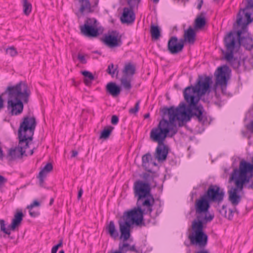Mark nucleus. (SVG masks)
<instances>
[{"mask_svg": "<svg viewBox=\"0 0 253 253\" xmlns=\"http://www.w3.org/2000/svg\"><path fill=\"white\" fill-rule=\"evenodd\" d=\"M21 3L23 6L24 14L26 16L29 15L32 8L31 3L28 2V0H21Z\"/></svg>", "mask_w": 253, "mask_h": 253, "instance_id": "7c9ffc66", "label": "nucleus"}, {"mask_svg": "<svg viewBox=\"0 0 253 253\" xmlns=\"http://www.w3.org/2000/svg\"><path fill=\"white\" fill-rule=\"evenodd\" d=\"M106 231L107 233L108 234L111 238L114 239H116L119 236V232L116 229L115 222L113 220L110 221L109 224L106 226Z\"/></svg>", "mask_w": 253, "mask_h": 253, "instance_id": "5701e85b", "label": "nucleus"}, {"mask_svg": "<svg viewBox=\"0 0 253 253\" xmlns=\"http://www.w3.org/2000/svg\"><path fill=\"white\" fill-rule=\"evenodd\" d=\"M93 80H89V79H84V83L86 85H89L91 84V82Z\"/></svg>", "mask_w": 253, "mask_h": 253, "instance_id": "5fc2aeb1", "label": "nucleus"}, {"mask_svg": "<svg viewBox=\"0 0 253 253\" xmlns=\"http://www.w3.org/2000/svg\"><path fill=\"white\" fill-rule=\"evenodd\" d=\"M3 100L1 95H0V109L3 107Z\"/></svg>", "mask_w": 253, "mask_h": 253, "instance_id": "052dcab7", "label": "nucleus"}, {"mask_svg": "<svg viewBox=\"0 0 253 253\" xmlns=\"http://www.w3.org/2000/svg\"><path fill=\"white\" fill-rule=\"evenodd\" d=\"M203 0H202L197 5V8L200 10L201 8V7H202V4H203Z\"/></svg>", "mask_w": 253, "mask_h": 253, "instance_id": "e2e57ef3", "label": "nucleus"}, {"mask_svg": "<svg viewBox=\"0 0 253 253\" xmlns=\"http://www.w3.org/2000/svg\"><path fill=\"white\" fill-rule=\"evenodd\" d=\"M247 128L251 131V132L253 133V121H252L250 124L247 125Z\"/></svg>", "mask_w": 253, "mask_h": 253, "instance_id": "3c124183", "label": "nucleus"}, {"mask_svg": "<svg viewBox=\"0 0 253 253\" xmlns=\"http://www.w3.org/2000/svg\"><path fill=\"white\" fill-rule=\"evenodd\" d=\"M82 74L84 76V79H88L89 80H93L94 78L92 74L87 71H84L82 72Z\"/></svg>", "mask_w": 253, "mask_h": 253, "instance_id": "a19ab883", "label": "nucleus"}, {"mask_svg": "<svg viewBox=\"0 0 253 253\" xmlns=\"http://www.w3.org/2000/svg\"><path fill=\"white\" fill-rule=\"evenodd\" d=\"M135 66L131 63L126 64L123 70V76H132L135 73Z\"/></svg>", "mask_w": 253, "mask_h": 253, "instance_id": "c85d7f7f", "label": "nucleus"}, {"mask_svg": "<svg viewBox=\"0 0 253 253\" xmlns=\"http://www.w3.org/2000/svg\"><path fill=\"white\" fill-rule=\"evenodd\" d=\"M31 91L26 82L17 84V115L22 113L24 104L28 103Z\"/></svg>", "mask_w": 253, "mask_h": 253, "instance_id": "6e6552de", "label": "nucleus"}, {"mask_svg": "<svg viewBox=\"0 0 253 253\" xmlns=\"http://www.w3.org/2000/svg\"><path fill=\"white\" fill-rule=\"evenodd\" d=\"M119 250L126 253L128 251L134 252L135 253H141V251L137 250L134 245L131 246L128 243H124L122 244H120L119 246Z\"/></svg>", "mask_w": 253, "mask_h": 253, "instance_id": "a878e982", "label": "nucleus"}, {"mask_svg": "<svg viewBox=\"0 0 253 253\" xmlns=\"http://www.w3.org/2000/svg\"><path fill=\"white\" fill-rule=\"evenodd\" d=\"M6 182V179L3 176L0 175V188Z\"/></svg>", "mask_w": 253, "mask_h": 253, "instance_id": "603ef678", "label": "nucleus"}, {"mask_svg": "<svg viewBox=\"0 0 253 253\" xmlns=\"http://www.w3.org/2000/svg\"><path fill=\"white\" fill-rule=\"evenodd\" d=\"M48 173L42 169L39 173V175L37 176V178L39 179V185L41 186H43V184L44 183V179L45 178V177L47 175V174Z\"/></svg>", "mask_w": 253, "mask_h": 253, "instance_id": "e433bc0d", "label": "nucleus"}, {"mask_svg": "<svg viewBox=\"0 0 253 253\" xmlns=\"http://www.w3.org/2000/svg\"><path fill=\"white\" fill-rule=\"evenodd\" d=\"M247 174L248 176H251V177L250 182L246 184V187H247L248 189H252L253 190V172H248Z\"/></svg>", "mask_w": 253, "mask_h": 253, "instance_id": "ea45409f", "label": "nucleus"}, {"mask_svg": "<svg viewBox=\"0 0 253 253\" xmlns=\"http://www.w3.org/2000/svg\"><path fill=\"white\" fill-rule=\"evenodd\" d=\"M0 229L1 231L7 235H10L12 232L14 231L16 229V213L14 214V218L10 225L6 224L3 219H0Z\"/></svg>", "mask_w": 253, "mask_h": 253, "instance_id": "412c9836", "label": "nucleus"}, {"mask_svg": "<svg viewBox=\"0 0 253 253\" xmlns=\"http://www.w3.org/2000/svg\"><path fill=\"white\" fill-rule=\"evenodd\" d=\"M133 9L129 6L123 8V12L120 18L122 23L130 24L134 21L135 16Z\"/></svg>", "mask_w": 253, "mask_h": 253, "instance_id": "aec40b11", "label": "nucleus"}, {"mask_svg": "<svg viewBox=\"0 0 253 253\" xmlns=\"http://www.w3.org/2000/svg\"><path fill=\"white\" fill-rule=\"evenodd\" d=\"M161 111L164 115L168 114L169 116V121L164 119L161 120L158 126L151 129L150 133L157 137H161V138L165 140L168 135L172 137L177 132V126L174 124L175 120L178 121L180 126L183 125L185 120L181 119V114L178 109L173 106L170 108L164 107Z\"/></svg>", "mask_w": 253, "mask_h": 253, "instance_id": "39448f33", "label": "nucleus"}, {"mask_svg": "<svg viewBox=\"0 0 253 253\" xmlns=\"http://www.w3.org/2000/svg\"><path fill=\"white\" fill-rule=\"evenodd\" d=\"M236 38V48L239 47L240 45L244 46L246 49L251 50L253 47V41L252 37L248 32V28H241L237 32Z\"/></svg>", "mask_w": 253, "mask_h": 253, "instance_id": "f8f14e48", "label": "nucleus"}, {"mask_svg": "<svg viewBox=\"0 0 253 253\" xmlns=\"http://www.w3.org/2000/svg\"><path fill=\"white\" fill-rule=\"evenodd\" d=\"M137 207L125 211L123 216L118 220L120 238L124 242L127 241L130 237V228L132 224L139 226L145 225L143 222L144 214H150L153 211V207H146L136 203Z\"/></svg>", "mask_w": 253, "mask_h": 253, "instance_id": "7ed1b4c3", "label": "nucleus"}, {"mask_svg": "<svg viewBox=\"0 0 253 253\" xmlns=\"http://www.w3.org/2000/svg\"><path fill=\"white\" fill-rule=\"evenodd\" d=\"M2 151L1 149V148L0 147V158L2 157Z\"/></svg>", "mask_w": 253, "mask_h": 253, "instance_id": "338daca9", "label": "nucleus"}, {"mask_svg": "<svg viewBox=\"0 0 253 253\" xmlns=\"http://www.w3.org/2000/svg\"><path fill=\"white\" fill-rule=\"evenodd\" d=\"M71 153H72L71 158L75 157L78 154V152L77 151H76V150H72L71 151Z\"/></svg>", "mask_w": 253, "mask_h": 253, "instance_id": "13d9d810", "label": "nucleus"}, {"mask_svg": "<svg viewBox=\"0 0 253 253\" xmlns=\"http://www.w3.org/2000/svg\"><path fill=\"white\" fill-rule=\"evenodd\" d=\"M168 50L171 54H177L182 51V44L178 43L177 37H171L168 41Z\"/></svg>", "mask_w": 253, "mask_h": 253, "instance_id": "6ab92c4d", "label": "nucleus"}, {"mask_svg": "<svg viewBox=\"0 0 253 253\" xmlns=\"http://www.w3.org/2000/svg\"><path fill=\"white\" fill-rule=\"evenodd\" d=\"M187 42V40H184V39H181L179 40V42H178V43L182 44L183 48L184 47V42Z\"/></svg>", "mask_w": 253, "mask_h": 253, "instance_id": "bf43d9fd", "label": "nucleus"}, {"mask_svg": "<svg viewBox=\"0 0 253 253\" xmlns=\"http://www.w3.org/2000/svg\"><path fill=\"white\" fill-rule=\"evenodd\" d=\"M252 164L242 161L240 163L239 169H235L233 170L229 180H234L235 187H233L228 191V199L233 206L236 207L241 201V196L237 194L238 192L243 190L246 184L249 183L251 180V176H248V172H253V157Z\"/></svg>", "mask_w": 253, "mask_h": 253, "instance_id": "20e7f679", "label": "nucleus"}, {"mask_svg": "<svg viewBox=\"0 0 253 253\" xmlns=\"http://www.w3.org/2000/svg\"><path fill=\"white\" fill-rule=\"evenodd\" d=\"M140 103V100H138L135 104L134 107L129 110V113L130 114H136L139 110Z\"/></svg>", "mask_w": 253, "mask_h": 253, "instance_id": "4c0bfd02", "label": "nucleus"}, {"mask_svg": "<svg viewBox=\"0 0 253 253\" xmlns=\"http://www.w3.org/2000/svg\"><path fill=\"white\" fill-rule=\"evenodd\" d=\"M118 66H116V68H114V65L113 63H111L109 64L108 66V68L106 70V72L108 74L110 75L112 77H114V75L116 73V76L118 74L119 71L117 70Z\"/></svg>", "mask_w": 253, "mask_h": 253, "instance_id": "f704fd0d", "label": "nucleus"}, {"mask_svg": "<svg viewBox=\"0 0 253 253\" xmlns=\"http://www.w3.org/2000/svg\"><path fill=\"white\" fill-rule=\"evenodd\" d=\"M215 85H220L223 94H226L228 81L230 79V70L229 67L225 65L218 67L216 71Z\"/></svg>", "mask_w": 253, "mask_h": 253, "instance_id": "9d476101", "label": "nucleus"}, {"mask_svg": "<svg viewBox=\"0 0 253 253\" xmlns=\"http://www.w3.org/2000/svg\"><path fill=\"white\" fill-rule=\"evenodd\" d=\"M144 117L145 119H147L148 118L150 117V114L149 113H147V114H145L144 116Z\"/></svg>", "mask_w": 253, "mask_h": 253, "instance_id": "69168bd1", "label": "nucleus"}, {"mask_svg": "<svg viewBox=\"0 0 253 253\" xmlns=\"http://www.w3.org/2000/svg\"><path fill=\"white\" fill-rule=\"evenodd\" d=\"M40 205V203L39 202L37 201V200H35L32 203H31L30 205L27 206V209L29 210H32V209L34 207H38Z\"/></svg>", "mask_w": 253, "mask_h": 253, "instance_id": "49530a36", "label": "nucleus"}, {"mask_svg": "<svg viewBox=\"0 0 253 253\" xmlns=\"http://www.w3.org/2000/svg\"><path fill=\"white\" fill-rule=\"evenodd\" d=\"M204 195L210 203L217 204V206H215L217 208L223 201L225 192L223 189H221L219 186L216 184H211Z\"/></svg>", "mask_w": 253, "mask_h": 253, "instance_id": "1a4fd4ad", "label": "nucleus"}, {"mask_svg": "<svg viewBox=\"0 0 253 253\" xmlns=\"http://www.w3.org/2000/svg\"><path fill=\"white\" fill-rule=\"evenodd\" d=\"M32 210H29L30 215L33 217H36L40 214V212L38 211H32Z\"/></svg>", "mask_w": 253, "mask_h": 253, "instance_id": "8fccbe9b", "label": "nucleus"}, {"mask_svg": "<svg viewBox=\"0 0 253 253\" xmlns=\"http://www.w3.org/2000/svg\"><path fill=\"white\" fill-rule=\"evenodd\" d=\"M198 248L199 249H201V250H199V251L196 252L195 253H210L209 250L204 249V248L205 247H204L203 248H199V247H198Z\"/></svg>", "mask_w": 253, "mask_h": 253, "instance_id": "864d4df0", "label": "nucleus"}, {"mask_svg": "<svg viewBox=\"0 0 253 253\" xmlns=\"http://www.w3.org/2000/svg\"><path fill=\"white\" fill-rule=\"evenodd\" d=\"M33 153H34V150H33V149H32V150H31L30 151V155H32L33 154Z\"/></svg>", "mask_w": 253, "mask_h": 253, "instance_id": "774afa93", "label": "nucleus"}, {"mask_svg": "<svg viewBox=\"0 0 253 253\" xmlns=\"http://www.w3.org/2000/svg\"><path fill=\"white\" fill-rule=\"evenodd\" d=\"M127 4L131 8H134L135 6H137L140 0H126Z\"/></svg>", "mask_w": 253, "mask_h": 253, "instance_id": "58836bf2", "label": "nucleus"}, {"mask_svg": "<svg viewBox=\"0 0 253 253\" xmlns=\"http://www.w3.org/2000/svg\"><path fill=\"white\" fill-rule=\"evenodd\" d=\"M78 59L83 64H85L86 63V59L85 58V57L83 55H82L81 54H79L78 55Z\"/></svg>", "mask_w": 253, "mask_h": 253, "instance_id": "09e8293b", "label": "nucleus"}, {"mask_svg": "<svg viewBox=\"0 0 253 253\" xmlns=\"http://www.w3.org/2000/svg\"><path fill=\"white\" fill-rule=\"evenodd\" d=\"M150 183L142 180H137L134 183V197L137 198V204L146 207H153L154 198L151 193Z\"/></svg>", "mask_w": 253, "mask_h": 253, "instance_id": "423d86ee", "label": "nucleus"}, {"mask_svg": "<svg viewBox=\"0 0 253 253\" xmlns=\"http://www.w3.org/2000/svg\"><path fill=\"white\" fill-rule=\"evenodd\" d=\"M236 38L232 32H229L224 38V44L226 51L222 50L224 59L234 69L240 66V61L234 57V51L236 48Z\"/></svg>", "mask_w": 253, "mask_h": 253, "instance_id": "0eeeda50", "label": "nucleus"}, {"mask_svg": "<svg viewBox=\"0 0 253 253\" xmlns=\"http://www.w3.org/2000/svg\"><path fill=\"white\" fill-rule=\"evenodd\" d=\"M23 216L24 215L21 211H17V227L20 225Z\"/></svg>", "mask_w": 253, "mask_h": 253, "instance_id": "c03bdc74", "label": "nucleus"}, {"mask_svg": "<svg viewBox=\"0 0 253 253\" xmlns=\"http://www.w3.org/2000/svg\"><path fill=\"white\" fill-rule=\"evenodd\" d=\"M7 96L8 110L12 115H16V85H9L2 94Z\"/></svg>", "mask_w": 253, "mask_h": 253, "instance_id": "dca6fc26", "label": "nucleus"}, {"mask_svg": "<svg viewBox=\"0 0 253 253\" xmlns=\"http://www.w3.org/2000/svg\"><path fill=\"white\" fill-rule=\"evenodd\" d=\"M57 250L58 249L54 246L51 249V253H56Z\"/></svg>", "mask_w": 253, "mask_h": 253, "instance_id": "680f3d73", "label": "nucleus"}, {"mask_svg": "<svg viewBox=\"0 0 253 253\" xmlns=\"http://www.w3.org/2000/svg\"><path fill=\"white\" fill-rule=\"evenodd\" d=\"M6 158L9 161L14 160L16 158V145L14 143L11 146H6Z\"/></svg>", "mask_w": 253, "mask_h": 253, "instance_id": "bb28decb", "label": "nucleus"}, {"mask_svg": "<svg viewBox=\"0 0 253 253\" xmlns=\"http://www.w3.org/2000/svg\"><path fill=\"white\" fill-rule=\"evenodd\" d=\"M36 126L37 122L34 117H24L20 124L18 133L20 135L23 133L33 136Z\"/></svg>", "mask_w": 253, "mask_h": 253, "instance_id": "4468645a", "label": "nucleus"}, {"mask_svg": "<svg viewBox=\"0 0 253 253\" xmlns=\"http://www.w3.org/2000/svg\"><path fill=\"white\" fill-rule=\"evenodd\" d=\"M111 123L113 125H116L119 122V118L116 115H113L111 118Z\"/></svg>", "mask_w": 253, "mask_h": 253, "instance_id": "de8ad7c7", "label": "nucleus"}, {"mask_svg": "<svg viewBox=\"0 0 253 253\" xmlns=\"http://www.w3.org/2000/svg\"><path fill=\"white\" fill-rule=\"evenodd\" d=\"M150 32L152 39L157 40L160 37V29L158 26L151 25Z\"/></svg>", "mask_w": 253, "mask_h": 253, "instance_id": "473e14b6", "label": "nucleus"}, {"mask_svg": "<svg viewBox=\"0 0 253 253\" xmlns=\"http://www.w3.org/2000/svg\"><path fill=\"white\" fill-rule=\"evenodd\" d=\"M211 83V78L206 77L203 82L199 80L194 86H189L184 89V98L188 106L181 102L177 107L182 120L188 121L193 118L203 124L207 121L204 108L202 105H198V102L202 96L209 90Z\"/></svg>", "mask_w": 253, "mask_h": 253, "instance_id": "f257e3e1", "label": "nucleus"}, {"mask_svg": "<svg viewBox=\"0 0 253 253\" xmlns=\"http://www.w3.org/2000/svg\"><path fill=\"white\" fill-rule=\"evenodd\" d=\"M150 137L153 141L158 143L155 154L156 159L159 162L165 161L167 158L169 148L168 146L164 144L165 140L161 138V137H157L151 133L150 134Z\"/></svg>", "mask_w": 253, "mask_h": 253, "instance_id": "ddd939ff", "label": "nucleus"}, {"mask_svg": "<svg viewBox=\"0 0 253 253\" xmlns=\"http://www.w3.org/2000/svg\"><path fill=\"white\" fill-rule=\"evenodd\" d=\"M114 128V127L111 126L105 127L101 131L99 138L104 139L108 138Z\"/></svg>", "mask_w": 253, "mask_h": 253, "instance_id": "2f4dec72", "label": "nucleus"}, {"mask_svg": "<svg viewBox=\"0 0 253 253\" xmlns=\"http://www.w3.org/2000/svg\"><path fill=\"white\" fill-rule=\"evenodd\" d=\"M121 84L126 90H130L131 88L130 80H128L126 76H123L121 79Z\"/></svg>", "mask_w": 253, "mask_h": 253, "instance_id": "72a5a7b5", "label": "nucleus"}, {"mask_svg": "<svg viewBox=\"0 0 253 253\" xmlns=\"http://www.w3.org/2000/svg\"><path fill=\"white\" fill-rule=\"evenodd\" d=\"M102 42L107 46L113 48L121 46L123 42L121 36L116 31H113L111 34L106 35L101 39Z\"/></svg>", "mask_w": 253, "mask_h": 253, "instance_id": "f3484780", "label": "nucleus"}, {"mask_svg": "<svg viewBox=\"0 0 253 253\" xmlns=\"http://www.w3.org/2000/svg\"><path fill=\"white\" fill-rule=\"evenodd\" d=\"M106 91L113 97L118 96L121 92V87L114 82H109L106 86Z\"/></svg>", "mask_w": 253, "mask_h": 253, "instance_id": "4be33fe9", "label": "nucleus"}, {"mask_svg": "<svg viewBox=\"0 0 253 253\" xmlns=\"http://www.w3.org/2000/svg\"><path fill=\"white\" fill-rule=\"evenodd\" d=\"M53 202H54V199L53 198H51L50 200V202H49V205L50 206H51L53 204Z\"/></svg>", "mask_w": 253, "mask_h": 253, "instance_id": "0e129e2a", "label": "nucleus"}, {"mask_svg": "<svg viewBox=\"0 0 253 253\" xmlns=\"http://www.w3.org/2000/svg\"><path fill=\"white\" fill-rule=\"evenodd\" d=\"M78 1L80 5L79 10L81 13H91L93 11L89 0H78Z\"/></svg>", "mask_w": 253, "mask_h": 253, "instance_id": "393cba45", "label": "nucleus"}, {"mask_svg": "<svg viewBox=\"0 0 253 253\" xmlns=\"http://www.w3.org/2000/svg\"><path fill=\"white\" fill-rule=\"evenodd\" d=\"M196 36V32L191 27H189L187 30L184 31V40H187V42L190 44H193L195 42Z\"/></svg>", "mask_w": 253, "mask_h": 253, "instance_id": "b1692460", "label": "nucleus"}, {"mask_svg": "<svg viewBox=\"0 0 253 253\" xmlns=\"http://www.w3.org/2000/svg\"><path fill=\"white\" fill-rule=\"evenodd\" d=\"M237 209L234 208L233 210L229 209L227 213V208L226 205H223L221 209L219 210V213L225 218L229 220H232L233 217V213L236 211Z\"/></svg>", "mask_w": 253, "mask_h": 253, "instance_id": "cd10ccee", "label": "nucleus"}, {"mask_svg": "<svg viewBox=\"0 0 253 253\" xmlns=\"http://www.w3.org/2000/svg\"><path fill=\"white\" fill-rule=\"evenodd\" d=\"M152 159L151 155L150 153H147L144 155L142 157V166L143 167L146 168L148 165L149 161Z\"/></svg>", "mask_w": 253, "mask_h": 253, "instance_id": "c9c22d12", "label": "nucleus"}, {"mask_svg": "<svg viewBox=\"0 0 253 253\" xmlns=\"http://www.w3.org/2000/svg\"><path fill=\"white\" fill-rule=\"evenodd\" d=\"M143 178L145 181V182L150 183V182L153 179V176L149 173H144L143 175Z\"/></svg>", "mask_w": 253, "mask_h": 253, "instance_id": "37998d69", "label": "nucleus"}, {"mask_svg": "<svg viewBox=\"0 0 253 253\" xmlns=\"http://www.w3.org/2000/svg\"><path fill=\"white\" fill-rule=\"evenodd\" d=\"M53 169V166L51 163H47L42 169L43 170L48 173Z\"/></svg>", "mask_w": 253, "mask_h": 253, "instance_id": "a18cd8bd", "label": "nucleus"}, {"mask_svg": "<svg viewBox=\"0 0 253 253\" xmlns=\"http://www.w3.org/2000/svg\"><path fill=\"white\" fill-rule=\"evenodd\" d=\"M206 23V19L204 16L202 15L198 16L195 20L194 29L195 30L201 29L204 27Z\"/></svg>", "mask_w": 253, "mask_h": 253, "instance_id": "c756f323", "label": "nucleus"}, {"mask_svg": "<svg viewBox=\"0 0 253 253\" xmlns=\"http://www.w3.org/2000/svg\"><path fill=\"white\" fill-rule=\"evenodd\" d=\"M96 23V19L87 18L85 20L84 24L79 27L81 33L87 37H97L99 35V33Z\"/></svg>", "mask_w": 253, "mask_h": 253, "instance_id": "9b49d317", "label": "nucleus"}, {"mask_svg": "<svg viewBox=\"0 0 253 253\" xmlns=\"http://www.w3.org/2000/svg\"><path fill=\"white\" fill-rule=\"evenodd\" d=\"M6 53L7 55L14 56L16 55V49L13 46H10L6 48Z\"/></svg>", "mask_w": 253, "mask_h": 253, "instance_id": "79ce46f5", "label": "nucleus"}, {"mask_svg": "<svg viewBox=\"0 0 253 253\" xmlns=\"http://www.w3.org/2000/svg\"><path fill=\"white\" fill-rule=\"evenodd\" d=\"M249 9L246 6L243 9H241L237 15L236 24L238 26H241V28H248L247 25L253 21L251 18L252 13L248 12Z\"/></svg>", "mask_w": 253, "mask_h": 253, "instance_id": "a211bd4d", "label": "nucleus"}, {"mask_svg": "<svg viewBox=\"0 0 253 253\" xmlns=\"http://www.w3.org/2000/svg\"><path fill=\"white\" fill-rule=\"evenodd\" d=\"M62 245H63V240L62 239H60L59 240V243L58 244H57L56 245L54 246L55 247H56L58 249L59 248H60V247L62 246Z\"/></svg>", "mask_w": 253, "mask_h": 253, "instance_id": "4d7b16f0", "label": "nucleus"}, {"mask_svg": "<svg viewBox=\"0 0 253 253\" xmlns=\"http://www.w3.org/2000/svg\"><path fill=\"white\" fill-rule=\"evenodd\" d=\"M210 202L205 195L195 201L196 218L192 221L191 231L188 238L192 245L203 248L208 242V236L204 231V224L211 222L214 215L209 214Z\"/></svg>", "mask_w": 253, "mask_h": 253, "instance_id": "f03ea898", "label": "nucleus"}, {"mask_svg": "<svg viewBox=\"0 0 253 253\" xmlns=\"http://www.w3.org/2000/svg\"><path fill=\"white\" fill-rule=\"evenodd\" d=\"M83 193V190L82 188H81L78 192V199L80 200L81 198L82 197V196Z\"/></svg>", "mask_w": 253, "mask_h": 253, "instance_id": "6e6d98bb", "label": "nucleus"}, {"mask_svg": "<svg viewBox=\"0 0 253 253\" xmlns=\"http://www.w3.org/2000/svg\"><path fill=\"white\" fill-rule=\"evenodd\" d=\"M19 139L18 145L17 146V151L19 154L17 153V158H22L23 156H27L25 154L26 149L29 147V143L30 141H32L33 136L27 135V134L18 133Z\"/></svg>", "mask_w": 253, "mask_h": 253, "instance_id": "2eb2a0df", "label": "nucleus"}]
</instances>
